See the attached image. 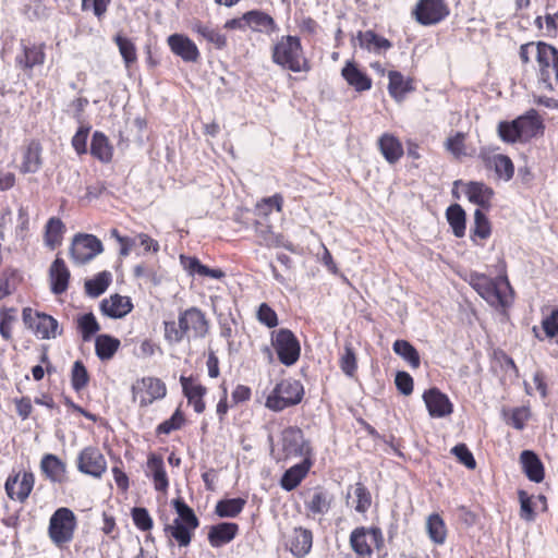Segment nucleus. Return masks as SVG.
Returning a JSON list of instances; mask_svg holds the SVG:
<instances>
[{"label":"nucleus","mask_w":558,"mask_h":558,"mask_svg":"<svg viewBox=\"0 0 558 558\" xmlns=\"http://www.w3.org/2000/svg\"><path fill=\"white\" fill-rule=\"evenodd\" d=\"M209 331V320L198 307L192 306L179 313L178 322H163V338L170 345L182 342L185 337L202 339Z\"/></svg>","instance_id":"1"},{"label":"nucleus","mask_w":558,"mask_h":558,"mask_svg":"<svg viewBox=\"0 0 558 558\" xmlns=\"http://www.w3.org/2000/svg\"><path fill=\"white\" fill-rule=\"evenodd\" d=\"M469 284L495 310L506 313L512 305L514 291L507 275L492 278L473 271L469 275Z\"/></svg>","instance_id":"2"},{"label":"nucleus","mask_w":558,"mask_h":558,"mask_svg":"<svg viewBox=\"0 0 558 558\" xmlns=\"http://www.w3.org/2000/svg\"><path fill=\"white\" fill-rule=\"evenodd\" d=\"M271 61L293 73H308L312 70V62L306 57L301 38L298 36H281L271 48Z\"/></svg>","instance_id":"3"},{"label":"nucleus","mask_w":558,"mask_h":558,"mask_svg":"<svg viewBox=\"0 0 558 558\" xmlns=\"http://www.w3.org/2000/svg\"><path fill=\"white\" fill-rule=\"evenodd\" d=\"M545 125L537 110L530 109L524 114L498 124V135L505 143L527 142L544 133Z\"/></svg>","instance_id":"4"},{"label":"nucleus","mask_w":558,"mask_h":558,"mask_svg":"<svg viewBox=\"0 0 558 558\" xmlns=\"http://www.w3.org/2000/svg\"><path fill=\"white\" fill-rule=\"evenodd\" d=\"M22 320L24 326L41 340L56 339L63 331L53 316L31 306L23 307Z\"/></svg>","instance_id":"5"},{"label":"nucleus","mask_w":558,"mask_h":558,"mask_svg":"<svg viewBox=\"0 0 558 558\" xmlns=\"http://www.w3.org/2000/svg\"><path fill=\"white\" fill-rule=\"evenodd\" d=\"M304 396V387L295 379H283L278 383L266 398V407L279 412L289 407L299 404Z\"/></svg>","instance_id":"6"},{"label":"nucleus","mask_w":558,"mask_h":558,"mask_svg":"<svg viewBox=\"0 0 558 558\" xmlns=\"http://www.w3.org/2000/svg\"><path fill=\"white\" fill-rule=\"evenodd\" d=\"M46 44L35 41L29 38H22L19 43V49L14 57L15 68L31 77L33 70L43 66L46 62Z\"/></svg>","instance_id":"7"},{"label":"nucleus","mask_w":558,"mask_h":558,"mask_svg":"<svg viewBox=\"0 0 558 558\" xmlns=\"http://www.w3.org/2000/svg\"><path fill=\"white\" fill-rule=\"evenodd\" d=\"M168 392L163 380L155 376H144L136 379L132 387V401L140 408H147L156 401L166 398Z\"/></svg>","instance_id":"8"},{"label":"nucleus","mask_w":558,"mask_h":558,"mask_svg":"<svg viewBox=\"0 0 558 558\" xmlns=\"http://www.w3.org/2000/svg\"><path fill=\"white\" fill-rule=\"evenodd\" d=\"M451 13L447 0H417L411 10L412 19L422 26H434L446 21Z\"/></svg>","instance_id":"9"},{"label":"nucleus","mask_w":558,"mask_h":558,"mask_svg":"<svg viewBox=\"0 0 558 558\" xmlns=\"http://www.w3.org/2000/svg\"><path fill=\"white\" fill-rule=\"evenodd\" d=\"M537 54L536 75L538 83L548 90L558 88V49L547 44Z\"/></svg>","instance_id":"10"},{"label":"nucleus","mask_w":558,"mask_h":558,"mask_svg":"<svg viewBox=\"0 0 558 558\" xmlns=\"http://www.w3.org/2000/svg\"><path fill=\"white\" fill-rule=\"evenodd\" d=\"M350 545L356 555L371 558L374 549L384 546L383 532L376 525L357 526L350 535Z\"/></svg>","instance_id":"11"},{"label":"nucleus","mask_w":558,"mask_h":558,"mask_svg":"<svg viewBox=\"0 0 558 558\" xmlns=\"http://www.w3.org/2000/svg\"><path fill=\"white\" fill-rule=\"evenodd\" d=\"M271 345L281 364L292 366L299 361L301 355L300 341L290 329L280 328L272 331Z\"/></svg>","instance_id":"12"},{"label":"nucleus","mask_w":558,"mask_h":558,"mask_svg":"<svg viewBox=\"0 0 558 558\" xmlns=\"http://www.w3.org/2000/svg\"><path fill=\"white\" fill-rule=\"evenodd\" d=\"M36 477L32 470H12L4 482V490L10 500L24 504L31 496Z\"/></svg>","instance_id":"13"},{"label":"nucleus","mask_w":558,"mask_h":558,"mask_svg":"<svg viewBox=\"0 0 558 558\" xmlns=\"http://www.w3.org/2000/svg\"><path fill=\"white\" fill-rule=\"evenodd\" d=\"M282 539L284 548L296 558L305 557L313 546L312 531L301 525H288L282 532Z\"/></svg>","instance_id":"14"},{"label":"nucleus","mask_w":558,"mask_h":558,"mask_svg":"<svg viewBox=\"0 0 558 558\" xmlns=\"http://www.w3.org/2000/svg\"><path fill=\"white\" fill-rule=\"evenodd\" d=\"M76 466L81 473L100 478L107 471V460L98 447L88 446L80 451Z\"/></svg>","instance_id":"15"},{"label":"nucleus","mask_w":558,"mask_h":558,"mask_svg":"<svg viewBox=\"0 0 558 558\" xmlns=\"http://www.w3.org/2000/svg\"><path fill=\"white\" fill-rule=\"evenodd\" d=\"M478 159L488 170H494L499 179L510 181L514 175V165L509 156L496 154L495 149L483 147L478 153Z\"/></svg>","instance_id":"16"},{"label":"nucleus","mask_w":558,"mask_h":558,"mask_svg":"<svg viewBox=\"0 0 558 558\" xmlns=\"http://www.w3.org/2000/svg\"><path fill=\"white\" fill-rule=\"evenodd\" d=\"M282 451L286 458L290 457H311L312 447L308 441L304 439L301 428L290 426L282 430L281 434Z\"/></svg>","instance_id":"17"},{"label":"nucleus","mask_w":558,"mask_h":558,"mask_svg":"<svg viewBox=\"0 0 558 558\" xmlns=\"http://www.w3.org/2000/svg\"><path fill=\"white\" fill-rule=\"evenodd\" d=\"M102 250V243L97 236L80 234L74 238L70 253L75 262L85 264L101 253Z\"/></svg>","instance_id":"18"},{"label":"nucleus","mask_w":558,"mask_h":558,"mask_svg":"<svg viewBox=\"0 0 558 558\" xmlns=\"http://www.w3.org/2000/svg\"><path fill=\"white\" fill-rule=\"evenodd\" d=\"M332 502V494L323 486H316L308 490L304 507L307 515L315 520L328 513Z\"/></svg>","instance_id":"19"},{"label":"nucleus","mask_w":558,"mask_h":558,"mask_svg":"<svg viewBox=\"0 0 558 558\" xmlns=\"http://www.w3.org/2000/svg\"><path fill=\"white\" fill-rule=\"evenodd\" d=\"M180 384L182 387L183 396L186 398L189 404L193 407V410L201 414L206 410V402L204 400L207 388L201 384L196 376H180Z\"/></svg>","instance_id":"20"},{"label":"nucleus","mask_w":558,"mask_h":558,"mask_svg":"<svg viewBox=\"0 0 558 558\" xmlns=\"http://www.w3.org/2000/svg\"><path fill=\"white\" fill-rule=\"evenodd\" d=\"M43 145L39 140L33 138L27 141L21 150L20 173H36L43 167Z\"/></svg>","instance_id":"21"},{"label":"nucleus","mask_w":558,"mask_h":558,"mask_svg":"<svg viewBox=\"0 0 558 558\" xmlns=\"http://www.w3.org/2000/svg\"><path fill=\"white\" fill-rule=\"evenodd\" d=\"M167 44L171 52L180 57L184 62L196 63L201 59V52L196 44L184 34L168 36Z\"/></svg>","instance_id":"22"},{"label":"nucleus","mask_w":558,"mask_h":558,"mask_svg":"<svg viewBox=\"0 0 558 558\" xmlns=\"http://www.w3.org/2000/svg\"><path fill=\"white\" fill-rule=\"evenodd\" d=\"M423 400L432 417H445L453 412L449 397L437 387L424 391Z\"/></svg>","instance_id":"23"},{"label":"nucleus","mask_w":558,"mask_h":558,"mask_svg":"<svg viewBox=\"0 0 558 558\" xmlns=\"http://www.w3.org/2000/svg\"><path fill=\"white\" fill-rule=\"evenodd\" d=\"M39 468L44 477L53 484L62 485L69 482L66 463L53 453L44 454Z\"/></svg>","instance_id":"24"},{"label":"nucleus","mask_w":558,"mask_h":558,"mask_svg":"<svg viewBox=\"0 0 558 558\" xmlns=\"http://www.w3.org/2000/svg\"><path fill=\"white\" fill-rule=\"evenodd\" d=\"M146 476L151 480L156 492L166 494L170 482L166 471L163 458L160 454L150 452L146 461Z\"/></svg>","instance_id":"25"},{"label":"nucleus","mask_w":558,"mask_h":558,"mask_svg":"<svg viewBox=\"0 0 558 558\" xmlns=\"http://www.w3.org/2000/svg\"><path fill=\"white\" fill-rule=\"evenodd\" d=\"M133 303L130 296L118 293L111 294L101 300L99 310L102 315L110 318H123L133 310Z\"/></svg>","instance_id":"26"},{"label":"nucleus","mask_w":558,"mask_h":558,"mask_svg":"<svg viewBox=\"0 0 558 558\" xmlns=\"http://www.w3.org/2000/svg\"><path fill=\"white\" fill-rule=\"evenodd\" d=\"M387 76L389 80V96L397 102L403 101L409 93L415 90V80L413 77H405L400 71L397 70L388 71Z\"/></svg>","instance_id":"27"},{"label":"nucleus","mask_w":558,"mask_h":558,"mask_svg":"<svg viewBox=\"0 0 558 558\" xmlns=\"http://www.w3.org/2000/svg\"><path fill=\"white\" fill-rule=\"evenodd\" d=\"M532 331L539 341L558 343V306H553L543 314L541 326H533Z\"/></svg>","instance_id":"28"},{"label":"nucleus","mask_w":558,"mask_h":558,"mask_svg":"<svg viewBox=\"0 0 558 558\" xmlns=\"http://www.w3.org/2000/svg\"><path fill=\"white\" fill-rule=\"evenodd\" d=\"M464 193L472 204L477 205L482 210H489L495 195L494 190L484 182L470 181L465 184Z\"/></svg>","instance_id":"29"},{"label":"nucleus","mask_w":558,"mask_h":558,"mask_svg":"<svg viewBox=\"0 0 558 558\" xmlns=\"http://www.w3.org/2000/svg\"><path fill=\"white\" fill-rule=\"evenodd\" d=\"M243 20L245 25L256 33L270 35L279 29L275 19L262 10H251L245 12L243 14Z\"/></svg>","instance_id":"30"},{"label":"nucleus","mask_w":558,"mask_h":558,"mask_svg":"<svg viewBox=\"0 0 558 558\" xmlns=\"http://www.w3.org/2000/svg\"><path fill=\"white\" fill-rule=\"evenodd\" d=\"M341 76L347 84L354 88V90L362 93L372 88V78L362 70L353 60L345 61L341 70Z\"/></svg>","instance_id":"31"},{"label":"nucleus","mask_w":558,"mask_h":558,"mask_svg":"<svg viewBox=\"0 0 558 558\" xmlns=\"http://www.w3.org/2000/svg\"><path fill=\"white\" fill-rule=\"evenodd\" d=\"M70 270L63 258L57 256L49 268L50 290L53 294L60 295L69 288Z\"/></svg>","instance_id":"32"},{"label":"nucleus","mask_w":558,"mask_h":558,"mask_svg":"<svg viewBox=\"0 0 558 558\" xmlns=\"http://www.w3.org/2000/svg\"><path fill=\"white\" fill-rule=\"evenodd\" d=\"M312 466L313 459L311 457H305L301 463L289 468L283 473L280 480V486L287 492L295 489L306 477Z\"/></svg>","instance_id":"33"},{"label":"nucleus","mask_w":558,"mask_h":558,"mask_svg":"<svg viewBox=\"0 0 558 558\" xmlns=\"http://www.w3.org/2000/svg\"><path fill=\"white\" fill-rule=\"evenodd\" d=\"M377 147L385 160L390 165L397 163L404 155L401 141L388 132L378 137Z\"/></svg>","instance_id":"34"},{"label":"nucleus","mask_w":558,"mask_h":558,"mask_svg":"<svg viewBox=\"0 0 558 558\" xmlns=\"http://www.w3.org/2000/svg\"><path fill=\"white\" fill-rule=\"evenodd\" d=\"M254 230L258 245L268 248H291V244L286 241L284 236L280 233L274 232L272 227L270 225H265L259 221H255Z\"/></svg>","instance_id":"35"},{"label":"nucleus","mask_w":558,"mask_h":558,"mask_svg":"<svg viewBox=\"0 0 558 558\" xmlns=\"http://www.w3.org/2000/svg\"><path fill=\"white\" fill-rule=\"evenodd\" d=\"M113 151L114 148L108 136L100 131H95L90 142V155L102 163H110L113 159Z\"/></svg>","instance_id":"36"},{"label":"nucleus","mask_w":558,"mask_h":558,"mask_svg":"<svg viewBox=\"0 0 558 558\" xmlns=\"http://www.w3.org/2000/svg\"><path fill=\"white\" fill-rule=\"evenodd\" d=\"M520 461L522 463V469L530 481L541 483L544 480V465L535 452L531 450L522 451L520 454Z\"/></svg>","instance_id":"37"},{"label":"nucleus","mask_w":558,"mask_h":558,"mask_svg":"<svg viewBox=\"0 0 558 558\" xmlns=\"http://www.w3.org/2000/svg\"><path fill=\"white\" fill-rule=\"evenodd\" d=\"M356 38L361 48L375 53L386 52L392 47V43L389 39L379 36L372 29L365 32L360 31Z\"/></svg>","instance_id":"38"},{"label":"nucleus","mask_w":558,"mask_h":558,"mask_svg":"<svg viewBox=\"0 0 558 558\" xmlns=\"http://www.w3.org/2000/svg\"><path fill=\"white\" fill-rule=\"evenodd\" d=\"M121 341L108 333L98 335L95 339V353L102 361H110L120 349Z\"/></svg>","instance_id":"39"},{"label":"nucleus","mask_w":558,"mask_h":558,"mask_svg":"<svg viewBox=\"0 0 558 558\" xmlns=\"http://www.w3.org/2000/svg\"><path fill=\"white\" fill-rule=\"evenodd\" d=\"M352 489V494H348V505L356 512L365 513L372 506L371 492L362 482L355 483Z\"/></svg>","instance_id":"40"},{"label":"nucleus","mask_w":558,"mask_h":558,"mask_svg":"<svg viewBox=\"0 0 558 558\" xmlns=\"http://www.w3.org/2000/svg\"><path fill=\"white\" fill-rule=\"evenodd\" d=\"M23 281L21 272L12 267H7L0 275V301L12 295Z\"/></svg>","instance_id":"41"},{"label":"nucleus","mask_w":558,"mask_h":558,"mask_svg":"<svg viewBox=\"0 0 558 558\" xmlns=\"http://www.w3.org/2000/svg\"><path fill=\"white\" fill-rule=\"evenodd\" d=\"M239 525H210L208 541L213 547L230 543L238 534Z\"/></svg>","instance_id":"42"},{"label":"nucleus","mask_w":558,"mask_h":558,"mask_svg":"<svg viewBox=\"0 0 558 558\" xmlns=\"http://www.w3.org/2000/svg\"><path fill=\"white\" fill-rule=\"evenodd\" d=\"M393 352L402 357L411 368L421 366V356L416 348L408 340L398 339L392 344Z\"/></svg>","instance_id":"43"},{"label":"nucleus","mask_w":558,"mask_h":558,"mask_svg":"<svg viewBox=\"0 0 558 558\" xmlns=\"http://www.w3.org/2000/svg\"><path fill=\"white\" fill-rule=\"evenodd\" d=\"M446 218L457 238H462L466 229V214L459 204L450 205L446 210Z\"/></svg>","instance_id":"44"},{"label":"nucleus","mask_w":558,"mask_h":558,"mask_svg":"<svg viewBox=\"0 0 558 558\" xmlns=\"http://www.w3.org/2000/svg\"><path fill=\"white\" fill-rule=\"evenodd\" d=\"M112 275L110 271L104 270L95 275L92 279L85 281L84 288L87 295L98 298L111 284Z\"/></svg>","instance_id":"45"},{"label":"nucleus","mask_w":558,"mask_h":558,"mask_svg":"<svg viewBox=\"0 0 558 558\" xmlns=\"http://www.w3.org/2000/svg\"><path fill=\"white\" fill-rule=\"evenodd\" d=\"M17 322V308L13 306L0 307V336L4 341L13 340V328Z\"/></svg>","instance_id":"46"},{"label":"nucleus","mask_w":558,"mask_h":558,"mask_svg":"<svg viewBox=\"0 0 558 558\" xmlns=\"http://www.w3.org/2000/svg\"><path fill=\"white\" fill-rule=\"evenodd\" d=\"M192 29L194 33L202 36L208 43L213 44L216 49L221 50V49L226 48L227 37L225 34L220 33L217 28H213V27L205 25L198 21V22L194 23Z\"/></svg>","instance_id":"47"},{"label":"nucleus","mask_w":558,"mask_h":558,"mask_svg":"<svg viewBox=\"0 0 558 558\" xmlns=\"http://www.w3.org/2000/svg\"><path fill=\"white\" fill-rule=\"evenodd\" d=\"M505 422L518 430H522L531 418L530 407L522 405L502 411Z\"/></svg>","instance_id":"48"},{"label":"nucleus","mask_w":558,"mask_h":558,"mask_svg":"<svg viewBox=\"0 0 558 558\" xmlns=\"http://www.w3.org/2000/svg\"><path fill=\"white\" fill-rule=\"evenodd\" d=\"M114 44L119 48V52L123 59L126 69H130L137 62V51L135 44L122 34H117L113 38Z\"/></svg>","instance_id":"49"},{"label":"nucleus","mask_w":558,"mask_h":558,"mask_svg":"<svg viewBox=\"0 0 558 558\" xmlns=\"http://www.w3.org/2000/svg\"><path fill=\"white\" fill-rule=\"evenodd\" d=\"M64 225L58 217H51L45 228V242L50 248L61 244L63 239Z\"/></svg>","instance_id":"50"},{"label":"nucleus","mask_w":558,"mask_h":558,"mask_svg":"<svg viewBox=\"0 0 558 558\" xmlns=\"http://www.w3.org/2000/svg\"><path fill=\"white\" fill-rule=\"evenodd\" d=\"M492 234V225L488 220L486 214L481 208L475 209L474 211V226L471 230V239L474 243L476 242V238L481 240H486Z\"/></svg>","instance_id":"51"},{"label":"nucleus","mask_w":558,"mask_h":558,"mask_svg":"<svg viewBox=\"0 0 558 558\" xmlns=\"http://www.w3.org/2000/svg\"><path fill=\"white\" fill-rule=\"evenodd\" d=\"M76 327L84 341H89L100 330V325L93 313L80 315L76 318Z\"/></svg>","instance_id":"52"},{"label":"nucleus","mask_w":558,"mask_h":558,"mask_svg":"<svg viewBox=\"0 0 558 558\" xmlns=\"http://www.w3.org/2000/svg\"><path fill=\"white\" fill-rule=\"evenodd\" d=\"M245 504V499L240 497L223 499L216 505V513L220 518H234L243 510Z\"/></svg>","instance_id":"53"},{"label":"nucleus","mask_w":558,"mask_h":558,"mask_svg":"<svg viewBox=\"0 0 558 558\" xmlns=\"http://www.w3.org/2000/svg\"><path fill=\"white\" fill-rule=\"evenodd\" d=\"M339 367L348 377H354L357 371V359L354 348L351 343H345L343 353L339 359Z\"/></svg>","instance_id":"54"},{"label":"nucleus","mask_w":558,"mask_h":558,"mask_svg":"<svg viewBox=\"0 0 558 558\" xmlns=\"http://www.w3.org/2000/svg\"><path fill=\"white\" fill-rule=\"evenodd\" d=\"M185 422L184 413L180 409H177L170 418L163 421L156 427V435H169L174 430L181 429Z\"/></svg>","instance_id":"55"},{"label":"nucleus","mask_w":558,"mask_h":558,"mask_svg":"<svg viewBox=\"0 0 558 558\" xmlns=\"http://www.w3.org/2000/svg\"><path fill=\"white\" fill-rule=\"evenodd\" d=\"M171 505L178 515L173 523H198L194 510L184 501L182 497L174 498Z\"/></svg>","instance_id":"56"},{"label":"nucleus","mask_w":558,"mask_h":558,"mask_svg":"<svg viewBox=\"0 0 558 558\" xmlns=\"http://www.w3.org/2000/svg\"><path fill=\"white\" fill-rule=\"evenodd\" d=\"M89 383V374L82 361H75L71 369L72 388L78 392L83 390Z\"/></svg>","instance_id":"57"},{"label":"nucleus","mask_w":558,"mask_h":558,"mask_svg":"<svg viewBox=\"0 0 558 558\" xmlns=\"http://www.w3.org/2000/svg\"><path fill=\"white\" fill-rule=\"evenodd\" d=\"M272 209H275L278 213H281L283 209V197L279 193H276L269 197H263L256 204V210L258 211L259 215H263L265 217L269 216Z\"/></svg>","instance_id":"58"},{"label":"nucleus","mask_w":558,"mask_h":558,"mask_svg":"<svg viewBox=\"0 0 558 558\" xmlns=\"http://www.w3.org/2000/svg\"><path fill=\"white\" fill-rule=\"evenodd\" d=\"M74 526L75 525H49V536L57 546L63 547L73 538Z\"/></svg>","instance_id":"59"},{"label":"nucleus","mask_w":558,"mask_h":558,"mask_svg":"<svg viewBox=\"0 0 558 558\" xmlns=\"http://www.w3.org/2000/svg\"><path fill=\"white\" fill-rule=\"evenodd\" d=\"M548 43L545 41H529L525 44H522L519 47V59L522 63V65H529L532 63L533 58L535 59V62L537 63V54L539 53L541 46H547Z\"/></svg>","instance_id":"60"},{"label":"nucleus","mask_w":558,"mask_h":558,"mask_svg":"<svg viewBox=\"0 0 558 558\" xmlns=\"http://www.w3.org/2000/svg\"><path fill=\"white\" fill-rule=\"evenodd\" d=\"M197 525H166V533L173 537L180 546H186L191 542L193 530Z\"/></svg>","instance_id":"61"},{"label":"nucleus","mask_w":558,"mask_h":558,"mask_svg":"<svg viewBox=\"0 0 558 558\" xmlns=\"http://www.w3.org/2000/svg\"><path fill=\"white\" fill-rule=\"evenodd\" d=\"M465 133L457 132L454 135L449 136L445 143L446 149L458 159L465 155Z\"/></svg>","instance_id":"62"},{"label":"nucleus","mask_w":558,"mask_h":558,"mask_svg":"<svg viewBox=\"0 0 558 558\" xmlns=\"http://www.w3.org/2000/svg\"><path fill=\"white\" fill-rule=\"evenodd\" d=\"M257 320L267 328H275L279 324L278 315L267 303H262L256 312Z\"/></svg>","instance_id":"63"},{"label":"nucleus","mask_w":558,"mask_h":558,"mask_svg":"<svg viewBox=\"0 0 558 558\" xmlns=\"http://www.w3.org/2000/svg\"><path fill=\"white\" fill-rule=\"evenodd\" d=\"M451 453L468 469L474 470L476 468V461L473 457V453L470 451L465 444L456 445L451 449Z\"/></svg>","instance_id":"64"}]
</instances>
